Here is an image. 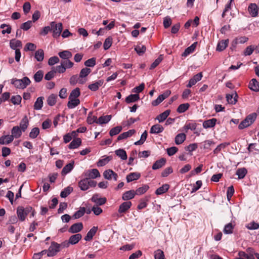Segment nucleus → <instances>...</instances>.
Returning a JSON list of instances; mask_svg holds the SVG:
<instances>
[{"mask_svg":"<svg viewBox=\"0 0 259 259\" xmlns=\"http://www.w3.org/2000/svg\"><path fill=\"white\" fill-rule=\"evenodd\" d=\"M170 112V110H166L165 111H164L163 113L160 114L158 115L156 118V119L159 122H162L164 121L168 117V116L169 115Z\"/></svg>","mask_w":259,"mask_h":259,"instance_id":"30","label":"nucleus"},{"mask_svg":"<svg viewBox=\"0 0 259 259\" xmlns=\"http://www.w3.org/2000/svg\"><path fill=\"white\" fill-rule=\"evenodd\" d=\"M11 83L18 89H24L30 83V80L27 77H24L22 79H12Z\"/></svg>","mask_w":259,"mask_h":259,"instance_id":"2","label":"nucleus"},{"mask_svg":"<svg viewBox=\"0 0 259 259\" xmlns=\"http://www.w3.org/2000/svg\"><path fill=\"white\" fill-rule=\"evenodd\" d=\"M74 161H72L71 162L66 164L62 169L61 172L62 175H66V174L70 172L74 167Z\"/></svg>","mask_w":259,"mask_h":259,"instance_id":"35","label":"nucleus"},{"mask_svg":"<svg viewBox=\"0 0 259 259\" xmlns=\"http://www.w3.org/2000/svg\"><path fill=\"white\" fill-rule=\"evenodd\" d=\"M17 214L18 219L21 221L23 222L25 220L26 215L24 212V207L19 206L17 209Z\"/></svg>","mask_w":259,"mask_h":259,"instance_id":"31","label":"nucleus"},{"mask_svg":"<svg viewBox=\"0 0 259 259\" xmlns=\"http://www.w3.org/2000/svg\"><path fill=\"white\" fill-rule=\"evenodd\" d=\"M140 177L141 174L139 172H131L126 176V181L127 183H130L133 181L138 180L140 178Z\"/></svg>","mask_w":259,"mask_h":259,"instance_id":"17","label":"nucleus"},{"mask_svg":"<svg viewBox=\"0 0 259 259\" xmlns=\"http://www.w3.org/2000/svg\"><path fill=\"white\" fill-rule=\"evenodd\" d=\"M233 229L234 226L231 223H230L225 226L223 232L225 234H230L233 233Z\"/></svg>","mask_w":259,"mask_h":259,"instance_id":"47","label":"nucleus"},{"mask_svg":"<svg viewBox=\"0 0 259 259\" xmlns=\"http://www.w3.org/2000/svg\"><path fill=\"white\" fill-rule=\"evenodd\" d=\"M136 133V131L134 129L130 130L127 132H124L118 136L117 138V140L120 141L121 140L125 139L128 137H131Z\"/></svg>","mask_w":259,"mask_h":259,"instance_id":"19","label":"nucleus"},{"mask_svg":"<svg viewBox=\"0 0 259 259\" xmlns=\"http://www.w3.org/2000/svg\"><path fill=\"white\" fill-rule=\"evenodd\" d=\"M84 175L85 178L90 180L95 179L101 176L99 170L96 168L88 170L84 172Z\"/></svg>","mask_w":259,"mask_h":259,"instance_id":"5","label":"nucleus"},{"mask_svg":"<svg viewBox=\"0 0 259 259\" xmlns=\"http://www.w3.org/2000/svg\"><path fill=\"white\" fill-rule=\"evenodd\" d=\"M237 97H238V96H237V93H235L234 94H233L227 95L226 99H227L228 102L229 104H235L237 101Z\"/></svg>","mask_w":259,"mask_h":259,"instance_id":"36","label":"nucleus"},{"mask_svg":"<svg viewBox=\"0 0 259 259\" xmlns=\"http://www.w3.org/2000/svg\"><path fill=\"white\" fill-rule=\"evenodd\" d=\"M246 227L250 230H256L259 228V224L255 222L254 221H252L247 224L246 225Z\"/></svg>","mask_w":259,"mask_h":259,"instance_id":"56","label":"nucleus"},{"mask_svg":"<svg viewBox=\"0 0 259 259\" xmlns=\"http://www.w3.org/2000/svg\"><path fill=\"white\" fill-rule=\"evenodd\" d=\"M35 58L38 62H41L44 60V53L42 49H38L35 52Z\"/></svg>","mask_w":259,"mask_h":259,"instance_id":"43","label":"nucleus"},{"mask_svg":"<svg viewBox=\"0 0 259 259\" xmlns=\"http://www.w3.org/2000/svg\"><path fill=\"white\" fill-rule=\"evenodd\" d=\"M186 136L184 133L178 134L175 139V142L177 145H180L183 143L186 140Z\"/></svg>","mask_w":259,"mask_h":259,"instance_id":"37","label":"nucleus"},{"mask_svg":"<svg viewBox=\"0 0 259 259\" xmlns=\"http://www.w3.org/2000/svg\"><path fill=\"white\" fill-rule=\"evenodd\" d=\"M91 201L95 203L96 205H102L106 203L107 199L105 197H101L99 194H95L93 195L91 199Z\"/></svg>","mask_w":259,"mask_h":259,"instance_id":"6","label":"nucleus"},{"mask_svg":"<svg viewBox=\"0 0 259 259\" xmlns=\"http://www.w3.org/2000/svg\"><path fill=\"white\" fill-rule=\"evenodd\" d=\"M122 128L121 126H117L112 128L109 132L110 136L112 137L118 134L122 130Z\"/></svg>","mask_w":259,"mask_h":259,"instance_id":"53","label":"nucleus"},{"mask_svg":"<svg viewBox=\"0 0 259 259\" xmlns=\"http://www.w3.org/2000/svg\"><path fill=\"white\" fill-rule=\"evenodd\" d=\"M197 42H194L191 45L190 47H188L185 49V51L182 54V56L186 57L189 54L192 53L196 48Z\"/></svg>","mask_w":259,"mask_h":259,"instance_id":"39","label":"nucleus"},{"mask_svg":"<svg viewBox=\"0 0 259 259\" xmlns=\"http://www.w3.org/2000/svg\"><path fill=\"white\" fill-rule=\"evenodd\" d=\"M44 98L43 97H39L36 99L34 104V109L39 110L42 108L44 104Z\"/></svg>","mask_w":259,"mask_h":259,"instance_id":"32","label":"nucleus"},{"mask_svg":"<svg viewBox=\"0 0 259 259\" xmlns=\"http://www.w3.org/2000/svg\"><path fill=\"white\" fill-rule=\"evenodd\" d=\"M247 172V171L245 168H240L237 170L236 174L238 176V179H241L245 177Z\"/></svg>","mask_w":259,"mask_h":259,"instance_id":"45","label":"nucleus"},{"mask_svg":"<svg viewBox=\"0 0 259 259\" xmlns=\"http://www.w3.org/2000/svg\"><path fill=\"white\" fill-rule=\"evenodd\" d=\"M83 229L82 223H77L73 224L69 229L68 231L71 233H77Z\"/></svg>","mask_w":259,"mask_h":259,"instance_id":"12","label":"nucleus"},{"mask_svg":"<svg viewBox=\"0 0 259 259\" xmlns=\"http://www.w3.org/2000/svg\"><path fill=\"white\" fill-rule=\"evenodd\" d=\"M111 118L112 116L111 115L102 116L99 118L97 121V123L100 124L107 123L111 120Z\"/></svg>","mask_w":259,"mask_h":259,"instance_id":"42","label":"nucleus"},{"mask_svg":"<svg viewBox=\"0 0 259 259\" xmlns=\"http://www.w3.org/2000/svg\"><path fill=\"white\" fill-rule=\"evenodd\" d=\"M163 59L162 55H160L151 65L150 69H153L157 67Z\"/></svg>","mask_w":259,"mask_h":259,"instance_id":"63","label":"nucleus"},{"mask_svg":"<svg viewBox=\"0 0 259 259\" xmlns=\"http://www.w3.org/2000/svg\"><path fill=\"white\" fill-rule=\"evenodd\" d=\"M164 130L163 127L159 124H156L150 128V133L151 134H157L160 133H162Z\"/></svg>","mask_w":259,"mask_h":259,"instance_id":"25","label":"nucleus"},{"mask_svg":"<svg viewBox=\"0 0 259 259\" xmlns=\"http://www.w3.org/2000/svg\"><path fill=\"white\" fill-rule=\"evenodd\" d=\"M73 191V188L71 187H67L65 188L60 193V196L62 198H65L68 196L71 192Z\"/></svg>","mask_w":259,"mask_h":259,"instance_id":"49","label":"nucleus"},{"mask_svg":"<svg viewBox=\"0 0 259 259\" xmlns=\"http://www.w3.org/2000/svg\"><path fill=\"white\" fill-rule=\"evenodd\" d=\"M82 143L80 138H77L73 139L68 145V148L70 149H74L78 148Z\"/></svg>","mask_w":259,"mask_h":259,"instance_id":"16","label":"nucleus"},{"mask_svg":"<svg viewBox=\"0 0 259 259\" xmlns=\"http://www.w3.org/2000/svg\"><path fill=\"white\" fill-rule=\"evenodd\" d=\"M39 134V129L38 127L33 128L29 133V136L31 139L36 138Z\"/></svg>","mask_w":259,"mask_h":259,"instance_id":"58","label":"nucleus"},{"mask_svg":"<svg viewBox=\"0 0 259 259\" xmlns=\"http://www.w3.org/2000/svg\"><path fill=\"white\" fill-rule=\"evenodd\" d=\"M248 10L252 17L257 16L259 12L258 6L255 3L250 4L248 6Z\"/></svg>","mask_w":259,"mask_h":259,"instance_id":"11","label":"nucleus"},{"mask_svg":"<svg viewBox=\"0 0 259 259\" xmlns=\"http://www.w3.org/2000/svg\"><path fill=\"white\" fill-rule=\"evenodd\" d=\"M217 121V119L214 118L205 120L203 123V126L205 128L213 127L215 126Z\"/></svg>","mask_w":259,"mask_h":259,"instance_id":"27","label":"nucleus"},{"mask_svg":"<svg viewBox=\"0 0 259 259\" xmlns=\"http://www.w3.org/2000/svg\"><path fill=\"white\" fill-rule=\"evenodd\" d=\"M115 154L120 157L122 160H126L127 159V154L125 151L122 149H119L115 151Z\"/></svg>","mask_w":259,"mask_h":259,"instance_id":"44","label":"nucleus"},{"mask_svg":"<svg viewBox=\"0 0 259 259\" xmlns=\"http://www.w3.org/2000/svg\"><path fill=\"white\" fill-rule=\"evenodd\" d=\"M170 91H166L163 94L160 95L156 100L153 101L152 102V105L154 106H157L165 99L167 98L170 95Z\"/></svg>","mask_w":259,"mask_h":259,"instance_id":"7","label":"nucleus"},{"mask_svg":"<svg viewBox=\"0 0 259 259\" xmlns=\"http://www.w3.org/2000/svg\"><path fill=\"white\" fill-rule=\"evenodd\" d=\"M135 195L136 194L134 190L127 191L123 194L122 199L123 200L128 201V200L134 198Z\"/></svg>","mask_w":259,"mask_h":259,"instance_id":"21","label":"nucleus"},{"mask_svg":"<svg viewBox=\"0 0 259 259\" xmlns=\"http://www.w3.org/2000/svg\"><path fill=\"white\" fill-rule=\"evenodd\" d=\"M146 47L144 45H138L135 47V50L140 56L142 55L146 51Z\"/></svg>","mask_w":259,"mask_h":259,"instance_id":"51","label":"nucleus"},{"mask_svg":"<svg viewBox=\"0 0 259 259\" xmlns=\"http://www.w3.org/2000/svg\"><path fill=\"white\" fill-rule=\"evenodd\" d=\"M80 93L79 89L78 88H76L71 91L69 96V99H77V98L80 96Z\"/></svg>","mask_w":259,"mask_h":259,"instance_id":"54","label":"nucleus"},{"mask_svg":"<svg viewBox=\"0 0 259 259\" xmlns=\"http://www.w3.org/2000/svg\"><path fill=\"white\" fill-rule=\"evenodd\" d=\"M169 188L168 184H164L162 186L158 188L155 191L156 195H162L167 192Z\"/></svg>","mask_w":259,"mask_h":259,"instance_id":"38","label":"nucleus"},{"mask_svg":"<svg viewBox=\"0 0 259 259\" xmlns=\"http://www.w3.org/2000/svg\"><path fill=\"white\" fill-rule=\"evenodd\" d=\"M254 51V45H250L246 48L244 50L243 54L244 56H250Z\"/></svg>","mask_w":259,"mask_h":259,"instance_id":"59","label":"nucleus"},{"mask_svg":"<svg viewBox=\"0 0 259 259\" xmlns=\"http://www.w3.org/2000/svg\"><path fill=\"white\" fill-rule=\"evenodd\" d=\"M149 198L150 197H146L144 199H141L140 201L139 204L138 205V209H142L145 208L147 205V202L149 200Z\"/></svg>","mask_w":259,"mask_h":259,"instance_id":"50","label":"nucleus"},{"mask_svg":"<svg viewBox=\"0 0 259 259\" xmlns=\"http://www.w3.org/2000/svg\"><path fill=\"white\" fill-rule=\"evenodd\" d=\"M139 95L138 94H131L126 98L125 102L128 104L130 103L136 102L139 100Z\"/></svg>","mask_w":259,"mask_h":259,"instance_id":"41","label":"nucleus"},{"mask_svg":"<svg viewBox=\"0 0 259 259\" xmlns=\"http://www.w3.org/2000/svg\"><path fill=\"white\" fill-rule=\"evenodd\" d=\"M147 137V132L145 131L141 135L140 139L135 142L134 144L135 145H141L143 144L144 142L146 141Z\"/></svg>","mask_w":259,"mask_h":259,"instance_id":"52","label":"nucleus"},{"mask_svg":"<svg viewBox=\"0 0 259 259\" xmlns=\"http://www.w3.org/2000/svg\"><path fill=\"white\" fill-rule=\"evenodd\" d=\"M29 125V120L26 115L24 116L20 122V128L24 132Z\"/></svg>","mask_w":259,"mask_h":259,"instance_id":"23","label":"nucleus"},{"mask_svg":"<svg viewBox=\"0 0 259 259\" xmlns=\"http://www.w3.org/2000/svg\"><path fill=\"white\" fill-rule=\"evenodd\" d=\"M97 182L85 178L78 182V187L82 191H86L91 187H95L97 185Z\"/></svg>","mask_w":259,"mask_h":259,"instance_id":"1","label":"nucleus"},{"mask_svg":"<svg viewBox=\"0 0 259 259\" xmlns=\"http://www.w3.org/2000/svg\"><path fill=\"white\" fill-rule=\"evenodd\" d=\"M103 81L102 80H99L95 83L89 85L88 88L92 91H97L99 87L102 85Z\"/></svg>","mask_w":259,"mask_h":259,"instance_id":"33","label":"nucleus"},{"mask_svg":"<svg viewBox=\"0 0 259 259\" xmlns=\"http://www.w3.org/2000/svg\"><path fill=\"white\" fill-rule=\"evenodd\" d=\"M51 30L53 31V36L54 38L59 37L63 30V25L61 23H56L52 22L50 23Z\"/></svg>","mask_w":259,"mask_h":259,"instance_id":"3","label":"nucleus"},{"mask_svg":"<svg viewBox=\"0 0 259 259\" xmlns=\"http://www.w3.org/2000/svg\"><path fill=\"white\" fill-rule=\"evenodd\" d=\"M188 103L182 104L177 108V112L180 113L185 112L189 107Z\"/></svg>","mask_w":259,"mask_h":259,"instance_id":"55","label":"nucleus"},{"mask_svg":"<svg viewBox=\"0 0 259 259\" xmlns=\"http://www.w3.org/2000/svg\"><path fill=\"white\" fill-rule=\"evenodd\" d=\"M149 187L147 185H144L142 187L138 188L135 192L136 195H141L144 194L148 189Z\"/></svg>","mask_w":259,"mask_h":259,"instance_id":"46","label":"nucleus"},{"mask_svg":"<svg viewBox=\"0 0 259 259\" xmlns=\"http://www.w3.org/2000/svg\"><path fill=\"white\" fill-rule=\"evenodd\" d=\"M82 236L80 234H76L71 235L69 238V242L70 244L74 245L77 243L81 239Z\"/></svg>","mask_w":259,"mask_h":259,"instance_id":"26","label":"nucleus"},{"mask_svg":"<svg viewBox=\"0 0 259 259\" xmlns=\"http://www.w3.org/2000/svg\"><path fill=\"white\" fill-rule=\"evenodd\" d=\"M132 202L131 201H125L122 203L119 206L118 211L119 213H123L126 212L132 206Z\"/></svg>","mask_w":259,"mask_h":259,"instance_id":"10","label":"nucleus"},{"mask_svg":"<svg viewBox=\"0 0 259 259\" xmlns=\"http://www.w3.org/2000/svg\"><path fill=\"white\" fill-rule=\"evenodd\" d=\"M10 46L11 49L16 50L18 48H22V44L20 40L13 39L10 41Z\"/></svg>","mask_w":259,"mask_h":259,"instance_id":"29","label":"nucleus"},{"mask_svg":"<svg viewBox=\"0 0 259 259\" xmlns=\"http://www.w3.org/2000/svg\"><path fill=\"white\" fill-rule=\"evenodd\" d=\"M85 212V208L84 207H80L79 209L76 211L72 215V218L74 219H77L82 217Z\"/></svg>","mask_w":259,"mask_h":259,"instance_id":"40","label":"nucleus"},{"mask_svg":"<svg viewBox=\"0 0 259 259\" xmlns=\"http://www.w3.org/2000/svg\"><path fill=\"white\" fill-rule=\"evenodd\" d=\"M202 77V72H200L195 75L191 78L189 81L188 84L187 85V88H191L198 81H200Z\"/></svg>","mask_w":259,"mask_h":259,"instance_id":"9","label":"nucleus"},{"mask_svg":"<svg viewBox=\"0 0 259 259\" xmlns=\"http://www.w3.org/2000/svg\"><path fill=\"white\" fill-rule=\"evenodd\" d=\"M249 88L254 92L259 91V82L256 79H252L249 83Z\"/></svg>","mask_w":259,"mask_h":259,"instance_id":"24","label":"nucleus"},{"mask_svg":"<svg viewBox=\"0 0 259 259\" xmlns=\"http://www.w3.org/2000/svg\"><path fill=\"white\" fill-rule=\"evenodd\" d=\"M58 246L59 243L55 241H52L48 249L47 250V256L51 257L56 255L57 253L60 251Z\"/></svg>","mask_w":259,"mask_h":259,"instance_id":"4","label":"nucleus"},{"mask_svg":"<svg viewBox=\"0 0 259 259\" xmlns=\"http://www.w3.org/2000/svg\"><path fill=\"white\" fill-rule=\"evenodd\" d=\"M166 163V159L164 158H161L159 160H158L155 162L152 165V169L153 170H156L161 168Z\"/></svg>","mask_w":259,"mask_h":259,"instance_id":"20","label":"nucleus"},{"mask_svg":"<svg viewBox=\"0 0 259 259\" xmlns=\"http://www.w3.org/2000/svg\"><path fill=\"white\" fill-rule=\"evenodd\" d=\"M57 96L54 94L49 96L47 99V103L49 106H54L56 103Z\"/></svg>","mask_w":259,"mask_h":259,"instance_id":"48","label":"nucleus"},{"mask_svg":"<svg viewBox=\"0 0 259 259\" xmlns=\"http://www.w3.org/2000/svg\"><path fill=\"white\" fill-rule=\"evenodd\" d=\"M103 177L105 179L108 180H111L112 178L114 181H117L118 178V175L116 173L113 171L111 169H107L104 171Z\"/></svg>","mask_w":259,"mask_h":259,"instance_id":"8","label":"nucleus"},{"mask_svg":"<svg viewBox=\"0 0 259 259\" xmlns=\"http://www.w3.org/2000/svg\"><path fill=\"white\" fill-rule=\"evenodd\" d=\"M98 229V227L96 226H94L87 233V235L84 237V240L87 241H91L93 239L94 236L96 234Z\"/></svg>","mask_w":259,"mask_h":259,"instance_id":"14","label":"nucleus"},{"mask_svg":"<svg viewBox=\"0 0 259 259\" xmlns=\"http://www.w3.org/2000/svg\"><path fill=\"white\" fill-rule=\"evenodd\" d=\"M229 44V39L222 40L220 41L217 47L216 50L218 52H222L224 50Z\"/></svg>","mask_w":259,"mask_h":259,"instance_id":"18","label":"nucleus"},{"mask_svg":"<svg viewBox=\"0 0 259 259\" xmlns=\"http://www.w3.org/2000/svg\"><path fill=\"white\" fill-rule=\"evenodd\" d=\"M21 97L20 95L13 96L11 97V101L14 105H19L21 102Z\"/></svg>","mask_w":259,"mask_h":259,"instance_id":"60","label":"nucleus"},{"mask_svg":"<svg viewBox=\"0 0 259 259\" xmlns=\"http://www.w3.org/2000/svg\"><path fill=\"white\" fill-rule=\"evenodd\" d=\"M91 72V70L88 68L82 69L79 73V77L83 78L87 76Z\"/></svg>","mask_w":259,"mask_h":259,"instance_id":"61","label":"nucleus"},{"mask_svg":"<svg viewBox=\"0 0 259 259\" xmlns=\"http://www.w3.org/2000/svg\"><path fill=\"white\" fill-rule=\"evenodd\" d=\"M13 137L10 135H3L0 137L1 145H8L13 141Z\"/></svg>","mask_w":259,"mask_h":259,"instance_id":"15","label":"nucleus"},{"mask_svg":"<svg viewBox=\"0 0 259 259\" xmlns=\"http://www.w3.org/2000/svg\"><path fill=\"white\" fill-rule=\"evenodd\" d=\"M43 76V71L39 70L35 73L34 75V79L36 82H39L42 80Z\"/></svg>","mask_w":259,"mask_h":259,"instance_id":"57","label":"nucleus"},{"mask_svg":"<svg viewBox=\"0 0 259 259\" xmlns=\"http://www.w3.org/2000/svg\"><path fill=\"white\" fill-rule=\"evenodd\" d=\"M248 38L246 36H240L236 38L232 42V46L236 47V45L238 44H244L247 41Z\"/></svg>","mask_w":259,"mask_h":259,"instance_id":"22","label":"nucleus"},{"mask_svg":"<svg viewBox=\"0 0 259 259\" xmlns=\"http://www.w3.org/2000/svg\"><path fill=\"white\" fill-rule=\"evenodd\" d=\"M112 44V38L111 37H107L104 42V49L105 50H108L111 46Z\"/></svg>","mask_w":259,"mask_h":259,"instance_id":"62","label":"nucleus"},{"mask_svg":"<svg viewBox=\"0 0 259 259\" xmlns=\"http://www.w3.org/2000/svg\"><path fill=\"white\" fill-rule=\"evenodd\" d=\"M23 131L20 128L19 126H15L11 130V136L13 137V139H17L20 138L22 133Z\"/></svg>","mask_w":259,"mask_h":259,"instance_id":"13","label":"nucleus"},{"mask_svg":"<svg viewBox=\"0 0 259 259\" xmlns=\"http://www.w3.org/2000/svg\"><path fill=\"white\" fill-rule=\"evenodd\" d=\"M58 55L63 60L69 59L72 56L71 52L68 50H65L59 52Z\"/></svg>","mask_w":259,"mask_h":259,"instance_id":"28","label":"nucleus"},{"mask_svg":"<svg viewBox=\"0 0 259 259\" xmlns=\"http://www.w3.org/2000/svg\"><path fill=\"white\" fill-rule=\"evenodd\" d=\"M155 259H164V254L163 252L160 250L158 249L154 252Z\"/></svg>","mask_w":259,"mask_h":259,"instance_id":"64","label":"nucleus"},{"mask_svg":"<svg viewBox=\"0 0 259 259\" xmlns=\"http://www.w3.org/2000/svg\"><path fill=\"white\" fill-rule=\"evenodd\" d=\"M69 101L67 103V107L69 109L74 108L80 104V100L78 99H69Z\"/></svg>","mask_w":259,"mask_h":259,"instance_id":"34","label":"nucleus"}]
</instances>
